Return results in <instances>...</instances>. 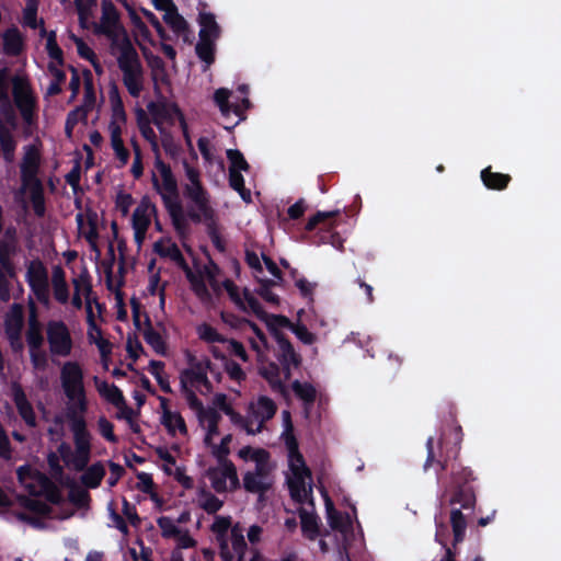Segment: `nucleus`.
I'll use <instances>...</instances> for the list:
<instances>
[{"instance_id":"cd10ccee","label":"nucleus","mask_w":561,"mask_h":561,"mask_svg":"<svg viewBox=\"0 0 561 561\" xmlns=\"http://www.w3.org/2000/svg\"><path fill=\"white\" fill-rule=\"evenodd\" d=\"M309 478L307 474H296L293 476V479L288 481L289 494L293 501L299 504H304L308 493L311 494L312 489L309 486V490L306 489L305 479Z\"/></svg>"},{"instance_id":"a211bd4d","label":"nucleus","mask_w":561,"mask_h":561,"mask_svg":"<svg viewBox=\"0 0 561 561\" xmlns=\"http://www.w3.org/2000/svg\"><path fill=\"white\" fill-rule=\"evenodd\" d=\"M26 342L30 350L42 348L44 336L42 333V325L37 319L35 306L31 304V312L28 317V328L26 331Z\"/></svg>"},{"instance_id":"c9c22d12","label":"nucleus","mask_w":561,"mask_h":561,"mask_svg":"<svg viewBox=\"0 0 561 561\" xmlns=\"http://www.w3.org/2000/svg\"><path fill=\"white\" fill-rule=\"evenodd\" d=\"M291 389L306 404H312L316 401L317 390L311 383L295 380L291 383Z\"/></svg>"},{"instance_id":"338daca9","label":"nucleus","mask_w":561,"mask_h":561,"mask_svg":"<svg viewBox=\"0 0 561 561\" xmlns=\"http://www.w3.org/2000/svg\"><path fill=\"white\" fill-rule=\"evenodd\" d=\"M225 414L230 417V421L234 425L242 427L247 433H248V430L254 428L253 420L251 419L249 413H248V416H243L239 412L234 411L233 408H230V410L226 411Z\"/></svg>"},{"instance_id":"2eb2a0df","label":"nucleus","mask_w":561,"mask_h":561,"mask_svg":"<svg viewBox=\"0 0 561 561\" xmlns=\"http://www.w3.org/2000/svg\"><path fill=\"white\" fill-rule=\"evenodd\" d=\"M259 374L268 382L271 389L283 397L288 394V389L280 378V367L274 362L260 367Z\"/></svg>"},{"instance_id":"a18cd8bd","label":"nucleus","mask_w":561,"mask_h":561,"mask_svg":"<svg viewBox=\"0 0 561 561\" xmlns=\"http://www.w3.org/2000/svg\"><path fill=\"white\" fill-rule=\"evenodd\" d=\"M87 220L89 230L84 233L85 240L89 242L92 250L98 251L96 240L99 238L98 232V214L93 210L87 211Z\"/></svg>"},{"instance_id":"c756f323","label":"nucleus","mask_w":561,"mask_h":561,"mask_svg":"<svg viewBox=\"0 0 561 561\" xmlns=\"http://www.w3.org/2000/svg\"><path fill=\"white\" fill-rule=\"evenodd\" d=\"M198 22L201 25L199 37L216 39L219 37L220 28L215 20V15L210 12L199 13Z\"/></svg>"},{"instance_id":"6e6d98bb","label":"nucleus","mask_w":561,"mask_h":561,"mask_svg":"<svg viewBox=\"0 0 561 561\" xmlns=\"http://www.w3.org/2000/svg\"><path fill=\"white\" fill-rule=\"evenodd\" d=\"M284 414L288 419V425L285 428V432L283 434L284 435L285 445H286L288 455L289 454H295V453L299 451L298 440H297L296 436L294 435L293 423H291V420H290L289 411H284Z\"/></svg>"},{"instance_id":"f3484780","label":"nucleus","mask_w":561,"mask_h":561,"mask_svg":"<svg viewBox=\"0 0 561 561\" xmlns=\"http://www.w3.org/2000/svg\"><path fill=\"white\" fill-rule=\"evenodd\" d=\"M276 343L279 352L277 359L279 364H293L294 368H298L301 365V356L295 351L293 344L285 334H277Z\"/></svg>"},{"instance_id":"39448f33","label":"nucleus","mask_w":561,"mask_h":561,"mask_svg":"<svg viewBox=\"0 0 561 561\" xmlns=\"http://www.w3.org/2000/svg\"><path fill=\"white\" fill-rule=\"evenodd\" d=\"M154 167L159 171L162 182L160 183L157 175L152 174V185L154 190L160 194L163 205L165 206V201L181 202L179 187L175 176L172 173L171 167L164 163L161 158H157L154 161Z\"/></svg>"},{"instance_id":"2f4dec72","label":"nucleus","mask_w":561,"mask_h":561,"mask_svg":"<svg viewBox=\"0 0 561 561\" xmlns=\"http://www.w3.org/2000/svg\"><path fill=\"white\" fill-rule=\"evenodd\" d=\"M23 188L30 190V197L33 206V210L37 217H43L46 211L44 187L42 183L31 184L22 186Z\"/></svg>"},{"instance_id":"4c0bfd02","label":"nucleus","mask_w":561,"mask_h":561,"mask_svg":"<svg viewBox=\"0 0 561 561\" xmlns=\"http://www.w3.org/2000/svg\"><path fill=\"white\" fill-rule=\"evenodd\" d=\"M271 332L272 336L276 340L277 334H284L280 329H289L293 327V322L283 314H268V317L264 320Z\"/></svg>"},{"instance_id":"79ce46f5","label":"nucleus","mask_w":561,"mask_h":561,"mask_svg":"<svg viewBox=\"0 0 561 561\" xmlns=\"http://www.w3.org/2000/svg\"><path fill=\"white\" fill-rule=\"evenodd\" d=\"M145 58L147 60L149 68L151 69L153 81H157L159 78L162 81H164V79L167 78V72L163 59L160 56L154 55L152 53H145Z\"/></svg>"},{"instance_id":"864d4df0","label":"nucleus","mask_w":561,"mask_h":561,"mask_svg":"<svg viewBox=\"0 0 561 561\" xmlns=\"http://www.w3.org/2000/svg\"><path fill=\"white\" fill-rule=\"evenodd\" d=\"M201 495L204 497V501L201 502L199 506L207 514H216L224 505L221 500L204 489L201 491Z\"/></svg>"},{"instance_id":"9d476101","label":"nucleus","mask_w":561,"mask_h":561,"mask_svg":"<svg viewBox=\"0 0 561 561\" xmlns=\"http://www.w3.org/2000/svg\"><path fill=\"white\" fill-rule=\"evenodd\" d=\"M276 411V403L266 396H260L256 402H251L249 404L248 412L253 422L256 421L257 423L254 428L248 430V434L255 435L261 433L263 431L264 423L273 419Z\"/></svg>"},{"instance_id":"f257e3e1","label":"nucleus","mask_w":561,"mask_h":561,"mask_svg":"<svg viewBox=\"0 0 561 561\" xmlns=\"http://www.w3.org/2000/svg\"><path fill=\"white\" fill-rule=\"evenodd\" d=\"M462 436L460 425L455 426L449 434L443 432L438 439V454L434 449V437H428L424 462V470L433 465L437 466L436 476L442 488V499H446L451 506L460 505L450 511L454 546L462 542L466 536L467 515L462 511L472 513L477 503L476 489L472 485L477 478L472 469L460 463L449 465L460 454Z\"/></svg>"},{"instance_id":"3c124183","label":"nucleus","mask_w":561,"mask_h":561,"mask_svg":"<svg viewBox=\"0 0 561 561\" xmlns=\"http://www.w3.org/2000/svg\"><path fill=\"white\" fill-rule=\"evenodd\" d=\"M73 41L77 46L78 55L81 58L89 60L93 65L95 71L99 72L100 65L98 64L96 55L93 51V49L90 46H88V44L80 37L73 36Z\"/></svg>"},{"instance_id":"f03ea898","label":"nucleus","mask_w":561,"mask_h":561,"mask_svg":"<svg viewBox=\"0 0 561 561\" xmlns=\"http://www.w3.org/2000/svg\"><path fill=\"white\" fill-rule=\"evenodd\" d=\"M121 55L117 64L123 72V82L133 98H138L142 91V66L136 48L133 46L127 34L118 45Z\"/></svg>"},{"instance_id":"b1692460","label":"nucleus","mask_w":561,"mask_h":561,"mask_svg":"<svg viewBox=\"0 0 561 561\" xmlns=\"http://www.w3.org/2000/svg\"><path fill=\"white\" fill-rule=\"evenodd\" d=\"M172 225L180 237H183L187 231V221L184 216V210L181 202L165 201V206Z\"/></svg>"},{"instance_id":"393cba45","label":"nucleus","mask_w":561,"mask_h":561,"mask_svg":"<svg viewBox=\"0 0 561 561\" xmlns=\"http://www.w3.org/2000/svg\"><path fill=\"white\" fill-rule=\"evenodd\" d=\"M51 284L55 299L60 304H67L69 300V289L66 282L65 271L61 266L54 267Z\"/></svg>"},{"instance_id":"20e7f679","label":"nucleus","mask_w":561,"mask_h":561,"mask_svg":"<svg viewBox=\"0 0 561 561\" xmlns=\"http://www.w3.org/2000/svg\"><path fill=\"white\" fill-rule=\"evenodd\" d=\"M26 282L39 304L48 307L49 298V278L48 271L41 260H33L27 265Z\"/></svg>"},{"instance_id":"4be33fe9","label":"nucleus","mask_w":561,"mask_h":561,"mask_svg":"<svg viewBox=\"0 0 561 561\" xmlns=\"http://www.w3.org/2000/svg\"><path fill=\"white\" fill-rule=\"evenodd\" d=\"M14 253V243L0 239V270L10 278H16V268L12 261Z\"/></svg>"},{"instance_id":"473e14b6","label":"nucleus","mask_w":561,"mask_h":561,"mask_svg":"<svg viewBox=\"0 0 561 561\" xmlns=\"http://www.w3.org/2000/svg\"><path fill=\"white\" fill-rule=\"evenodd\" d=\"M65 484L69 488L68 499L73 505L79 508L88 505L90 501V494L85 489L79 486L73 480L69 478Z\"/></svg>"},{"instance_id":"603ef678","label":"nucleus","mask_w":561,"mask_h":561,"mask_svg":"<svg viewBox=\"0 0 561 561\" xmlns=\"http://www.w3.org/2000/svg\"><path fill=\"white\" fill-rule=\"evenodd\" d=\"M22 505L27 511L42 517H48L51 513V507L41 500L25 497Z\"/></svg>"},{"instance_id":"0e129e2a","label":"nucleus","mask_w":561,"mask_h":561,"mask_svg":"<svg viewBox=\"0 0 561 561\" xmlns=\"http://www.w3.org/2000/svg\"><path fill=\"white\" fill-rule=\"evenodd\" d=\"M131 145H133V150H134L135 157H134V162H133L130 172H131L133 176L136 180H138L144 174L142 154H141V149L135 139L131 140Z\"/></svg>"},{"instance_id":"37998d69","label":"nucleus","mask_w":561,"mask_h":561,"mask_svg":"<svg viewBox=\"0 0 561 561\" xmlns=\"http://www.w3.org/2000/svg\"><path fill=\"white\" fill-rule=\"evenodd\" d=\"M231 527V519L229 516H217L211 525V531L216 534L219 546L221 542H228L227 534Z\"/></svg>"},{"instance_id":"a19ab883","label":"nucleus","mask_w":561,"mask_h":561,"mask_svg":"<svg viewBox=\"0 0 561 561\" xmlns=\"http://www.w3.org/2000/svg\"><path fill=\"white\" fill-rule=\"evenodd\" d=\"M196 332L198 337L206 343H226L228 341L214 327L206 322L199 324Z\"/></svg>"},{"instance_id":"58836bf2","label":"nucleus","mask_w":561,"mask_h":561,"mask_svg":"<svg viewBox=\"0 0 561 561\" xmlns=\"http://www.w3.org/2000/svg\"><path fill=\"white\" fill-rule=\"evenodd\" d=\"M325 501V510H327V518L330 527L333 530L343 531L345 529L344 523H343V515L341 512L336 511L334 507V504L332 500L329 497V495L325 494L324 496Z\"/></svg>"},{"instance_id":"f8f14e48","label":"nucleus","mask_w":561,"mask_h":561,"mask_svg":"<svg viewBox=\"0 0 561 561\" xmlns=\"http://www.w3.org/2000/svg\"><path fill=\"white\" fill-rule=\"evenodd\" d=\"M184 195L196 205L205 220H213L214 210L209 205L208 194L201 181L186 184L184 186Z\"/></svg>"},{"instance_id":"a878e982","label":"nucleus","mask_w":561,"mask_h":561,"mask_svg":"<svg viewBox=\"0 0 561 561\" xmlns=\"http://www.w3.org/2000/svg\"><path fill=\"white\" fill-rule=\"evenodd\" d=\"M83 473L80 477L81 483L87 489H96L101 485V482L105 476V468L101 461H98L90 467L87 466Z\"/></svg>"},{"instance_id":"69168bd1","label":"nucleus","mask_w":561,"mask_h":561,"mask_svg":"<svg viewBox=\"0 0 561 561\" xmlns=\"http://www.w3.org/2000/svg\"><path fill=\"white\" fill-rule=\"evenodd\" d=\"M336 215H339V210L336 211H318L317 214H314L313 216H311L306 226H305V230L306 231H312L314 230L320 224H325V221L330 218H333L335 217Z\"/></svg>"},{"instance_id":"13d9d810","label":"nucleus","mask_w":561,"mask_h":561,"mask_svg":"<svg viewBox=\"0 0 561 561\" xmlns=\"http://www.w3.org/2000/svg\"><path fill=\"white\" fill-rule=\"evenodd\" d=\"M222 286L226 289L231 301L242 311L247 312L248 308L239 294L238 286L231 279H225Z\"/></svg>"},{"instance_id":"6e6552de","label":"nucleus","mask_w":561,"mask_h":561,"mask_svg":"<svg viewBox=\"0 0 561 561\" xmlns=\"http://www.w3.org/2000/svg\"><path fill=\"white\" fill-rule=\"evenodd\" d=\"M47 341L51 354L68 356L72 350L70 332L62 321H49L47 324Z\"/></svg>"},{"instance_id":"aec40b11","label":"nucleus","mask_w":561,"mask_h":561,"mask_svg":"<svg viewBox=\"0 0 561 561\" xmlns=\"http://www.w3.org/2000/svg\"><path fill=\"white\" fill-rule=\"evenodd\" d=\"M160 405L162 409L161 423L168 430V433L174 435V426L172 425V420H175L178 430L181 434L187 433V427L183 416L178 412H172L168 408V399L160 397Z\"/></svg>"},{"instance_id":"72a5a7b5","label":"nucleus","mask_w":561,"mask_h":561,"mask_svg":"<svg viewBox=\"0 0 561 561\" xmlns=\"http://www.w3.org/2000/svg\"><path fill=\"white\" fill-rule=\"evenodd\" d=\"M229 185L232 190L239 193L240 197L245 203L252 202L251 191L244 185V178L241 171L229 169Z\"/></svg>"},{"instance_id":"e2e57ef3","label":"nucleus","mask_w":561,"mask_h":561,"mask_svg":"<svg viewBox=\"0 0 561 561\" xmlns=\"http://www.w3.org/2000/svg\"><path fill=\"white\" fill-rule=\"evenodd\" d=\"M290 331L306 345H311L316 342L317 336L308 330L302 323H293Z\"/></svg>"},{"instance_id":"7ed1b4c3","label":"nucleus","mask_w":561,"mask_h":561,"mask_svg":"<svg viewBox=\"0 0 561 561\" xmlns=\"http://www.w3.org/2000/svg\"><path fill=\"white\" fill-rule=\"evenodd\" d=\"M69 427L73 435L75 456L72 457V469L81 472L87 468L91 459V434L87 428L84 416L78 414L75 409L67 412Z\"/></svg>"},{"instance_id":"49530a36","label":"nucleus","mask_w":561,"mask_h":561,"mask_svg":"<svg viewBox=\"0 0 561 561\" xmlns=\"http://www.w3.org/2000/svg\"><path fill=\"white\" fill-rule=\"evenodd\" d=\"M288 463L289 469L293 473V476L296 474H307L308 477H311V470L306 465L305 458L300 451H297L295 454L288 455Z\"/></svg>"},{"instance_id":"423d86ee","label":"nucleus","mask_w":561,"mask_h":561,"mask_svg":"<svg viewBox=\"0 0 561 561\" xmlns=\"http://www.w3.org/2000/svg\"><path fill=\"white\" fill-rule=\"evenodd\" d=\"M92 25L94 34L105 35L112 41L113 45L117 44L118 30L122 31L123 35L127 34L119 24V13L111 0H103L101 23H92Z\"/></svg>"},{"instance_id":"412c9836","label":"nucleus","mask_w":561,"mask_h":561,"mask_svg":"<svg viewBox=\"0 0 561 561\" xmlns=\"http://www.w3.org/2000/svg\"><path fill=\"white\" fill-rule=\"evenodd\" d=\"M480 176L484 186L493 191L505 190L512 181L510 174L493 172L491 167L483 169Z\"/></svg>"},{"instance_id":"680f3d73","label":"nucleus","mask_w":561,"mask_h":561,"mask_svg":"<svg viewBox=\"0 0 561 561\" xmlns=\"http://www.w3.org/2000/svg\"><path fill=\"white\" fill-rule=\"evenodd\" d=\"M157 524L161 529L162 537L172 538L180 534V529L174 524L173 519L168 516H161L157 519Z\"/></svg>"},{"instance_id":"bb28decb","label":"nucleus","mask_w":561,"mask_h":561,"mask_svg":"<svg viewBox=\"0 0 561 561\" xmlns=\"http://www.w3.org/2000/svg\"><path fill=\"white\" fill-rule=\"evenodd\" d=\"M301 531L304 536L309 540H316L320 535V528L318 523V516L313 513H309L304 508L299 510Z\"/></svg>"},{"instance_id":"8fccbe9b","label":"nucleus","mask_w":561,"mask_h":561,"mask_svg":"<svg viewBox=\"0 0 561 561\" xmlns=\"http://www.w3.org/2000/svg\"><path fill=\"white\" fill-rule=\"evenodd\" d=\"M230 95L231 92L226 88H219L214 93V102L225 117H228L231 113V103L229 102Z\"/></svg>"},{"instance_id":"ddd939ff","label":"nucleus","mask_w":561,"mask_h":561,"mask_svg":"<svg viewBox=\"0 0 561 561\" xmlns=\"http://www.w3.org/2000/svg\"><path fill=\"white\" fill-rule=\"evenodd\" d=\"M12 399L19 415L25 422V424L30 427H35L37 423L33 405L27 400L23 388L18 383H14L12 387Z\"/></svg>"},{"instance_id":"0eeeda50","label":"nucleus","mask_w":561,"mask_h":561,"mask_svg":"<svg viewBox=\"0 0 561 561\" xmlns=\"http://www.w3.org/2000/svg\"><path fill=\"white\" fill-rule=\"evenodd\" d=\"M220 467L209 468L207 470V477L211 482V486L217 493H224L227 491V480L230 482V490L234 491L240 488V481L238 478L236 466L231 460L224 459L219 461Z\"/></svg>"},{"instance_id":"7c9ffc66","label":"nucleus","mask_w":561,"mask_h":561,"mask_svg":"<svg viewBox=\"0 0 561 561\" xmlns=\"http://www.w3.org/2000/svg\"><path fill=\"white\" fill-rule=\"evenodd\" d=\"M272 479H263L251 474V471H247L243 474V488L249 493H261L267 492L272 489Z\"/></svg>"},{"instance_id":"4d7b16f0","label":"nucleus","mask_w":561,"mask_h":561,"mask_svg":"<svg viewBox=\"0 0 561 561\" xmlns=\"http://www.w3.org/2000/svg\"><path fill=\"white\" fill-rule=\"evenodd\" d=\"M226 154L230 162L229 169H234L238 171H248L250 169L249 163L247 162L244 156L242 154V152L240 150L228 149Z\"/></svg>"},{"instance_id":"ea45409f","label":"nucleus","mask_w":561,"mask_h":561,"mask_svg":"<svg viewBox=\"0 0 561 561\" xmlns=\"http://www.w3.org/2000/svg\"><path fill=\"white\" fill-rule=\"evenodd\" d=\"M270 457L268 451L265 449H255V451L252 455V460L256 462L254 471H251L252 476L261 477L263 479H271L268 469L266 466V461Z\"/></svg>"},{"instance_id":"de8ad7c7","label":"nucleus","mask_w":561,"mask_h":561,"mask_svg":"<svg viewBox=\"0 0 561 561\" xmlns=\"http://www.w3.org/2000/svg\"><path fill=\"white\" fill-rule=\"evenodd\" d=\"M0 119L11 128H18V116L10 99L8 101L0 102Z\"/></svg>"},{"instance_id":"5fc2aeb1","label":"nucleus","mask_w":561,"mask_h":561,"mask_svg":"<svg viewBox=\"0 0 561 561\" xmlns=\"http://www.w3.org/2000/svg\"><path fill=\"white\" fill-rule=\"evenodd\" d=\"M243 301L245 306L260 319L265 320L268 313L265 312L260 301L251 294L248 288L243 289Z\"/></svg>"},{"instance_id":"09e8293b","label":"nucleus","mask_w":561,"mask_h":561,"mask_svg":"<svg viewBox=\"0 0 561 561\" xmlns=\"http://www.w3.org/2000/svg\"><path fill=\"white\" fill-rule=\"evenodd\" d=\"M46 51L53 60L57 61L59 65H64V53L57 43L55 31H50L47 34Z\"/></svg>"},{"instance_id":"5701e85b","label":"nucleus","mask_w":561,"mask_h":561,"mask_svg":"<svg viewBox=\"0 0 561 561\" xmlns=\"http://www.w3.org/2000/svg\"><path fill=\"white\" fill-rule=\"evenodd\" d=\"M146 329L144 330V339L152 350L159 355L167 354V343L162 335L152 328L151 320L147 312H144Z\"/></svg>"},{"instance_id":"f704fd0d","label":"nucleus","mask_w":561,"mask_h":561,"mask_svg":"<svg viewBox=\"0 0 561 561\" xmlns=\"http://www.w3.org/2000/svg\"><path fill=\"white\" fill-rule=\"evenodd\" d=\"M215 39L205 38L203 35L199 37L198 43L195 46V51L198 58L207 65H211L215 61Z\"/></svg>"},{"instance_id":"4468645a","label":"nucleus","mask_w":561,"mask_h":561,"mask_svg":"<svg viewBox=\"0 0 561 561\" xmlns=\"http://www.w3.org/2000/svg\"><path fill=\"white\" fill-rule=\"evenodd\" d=\"M13 100L19 111L36 107V100L32 94L28 82L21 77L12 78Z\"/></svg>"},{"instance_id":"e433bc0d","label":"nucleus","mask_w":561,"mask_h":561,"mask_svg":"<svg viewBox=\"0 0 561 561\" xmlns=\"http://www.w3.org/2000/svg\"><path fill=\"white\" fill-rule=\"evenodd\" d=\"M14 308H18V312L8 317L4 321V332L7 339L22 335L23 316L19 306L15 305Z\"/></svg>"},{"instance_id":"dca6fc26","label":"nucleus","mask_w":561,"mask_h":561,"mask_svg":"<svg viewBox=\"0 0 561 561\" xmlns=\"http://www.w3.org/2000/svg\"><path fill=\"white\" fill-rule=\"evenodd\" d=\"M153 251L161 257H169L173 262H175L181 268H183L186 272L187 277L191 279L193 274L176 243L172 242L165 247L163 240L160 239L157 242H154Z\"/></svg>"},{"instance_id":"6ab92c4d","label":"nucleus","mask_w":561,"mask_h":561,"mask_svg":"<svg viewBox=\"0 0 561 561\" xmlns=\"http://www.w3.org/2000/svg\"><path fill=\"white\" fill-rule=\"evenodd\" d=\"M3 53L8 56H19L23 50V37L15 25L2 33Z\"/></svg>"},{"instance_id":"9b49d317","label":"nucleus","mask_w":561,"mask_h":561,"mask_svg":"<svg viewBox=\"0 0 561 561\" xmlns=\"http://www.w3.org/2000/svg\"><path fill=\"white\" fill-rule=\"evenodd\" d=\"M41 167V153L34 145L24 147V154L20 165L22 186L42 183L37 174Z\"/></svg>"},{"instance_id":"c85d7f7f","label":"nucleus","mask_w":561,"mask_h":561,"mask_svg":"<svg viewBox=\"0 0 561 561\" xmlns=\"http://www.w3.org/2000/svg\"><path fill=\"white\" fill-rule=\"evenodd\" d=\"M111 128V145L115 152L116 158L121 161L122 165H125L129 160V151L124 146L122 139V129L114 122L110 125Z\"/></svg>"},{"instance_id":"052dcab7","label":"nucleus","mask_w":561,"mask_h":561,"mask_svg":"<svg viewBox=\"0 0 561 561\" xmlns=\"http://www.w3.org/2000/svg\"><path fill=\"white\" fill-rule=\"evenodd\" d=\"M137 489L146 494H150L153 500H157V494L154 493V483L151 474L147 472H137Z\"/></svg>"},{"instance_id":"bf43d9fd","label":"nucleus","mask_w":561,"mask_h":561,"mask_svg":"<svg viewBox=\"0 0 561 561\" xmlns=\"http://www.w3.org/2000/svg\"><path fill=\"white\" fill-rule=\"evenodd\" d=\"M231 545L232 549L237 554H245L247 551V542L242 533V529L237 524L231 528Z\"/></svg>"},{"instance_id":"774afa93","label":"nucleus","mask_w":561,"mask_h":561,"mask_svg":"<svg viewBox=\"0 0 561 561\" xmlns=\"http://www.w3.org/2000/svg\"><path fill=\"white\" fill-rule=\"evenodd\" d=\"M225 370L230 377V379L241 382L245 380L247 375L243 371L242 367L232 359H226L225 362Z\"/></svg>"},{"instance_id":"1a4fd4ad","label":"nucleus","mask_w":561,"mask_h":561,"mask_svg":"<svg viewBox=\"0 0 561 561\" xmlns=\"http://www.w3.org/2000/svg\"><path fill=\"white\" fill-rule=\"evenodd\" d=\"M60 380L66 397L73 401L78 394L83 396V371L77 362H67L60 371Z\"/></svg>"},{"instance_id":"c03bdc74","label":"nucleus","mask_w":561,"mask_h":561,"mask_svg":"<svg viewBox=\"0 0 561 561\" xmlns=\"http://www.w3.org/2000/svg\"><path fill=\"white\" fill-rule=\"evenodd\" d=\"M82 75H83V83H84V104H83V106L92 110L95 104V101H96L94 84H93V76L89 69H84Z\"/></svg>"}]
</instances>
